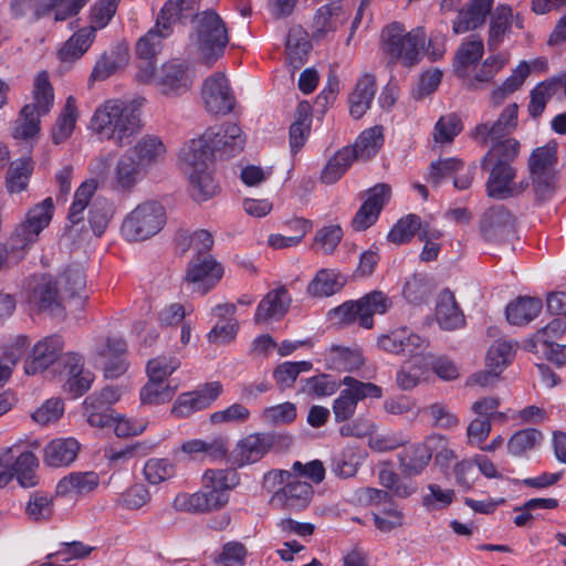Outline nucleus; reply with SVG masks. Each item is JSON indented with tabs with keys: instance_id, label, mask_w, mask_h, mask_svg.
<instances>
[{
	"instance_id": "1",
	"label": "nucleus",
	"mask_w": 566,
	"mask_h": 566,
	"mask_svg": "<svg viewBox=\"0 0 566 566\" xmlns=\"http://www.w3.org/2000/svg\"><path fill=\"white\" fill-rule=\"evenodd\" d=\"M90 129L102 140L127 146L142 130L139 111L130 102L108 99L93 113Z\"/></svg>"
},
{
	"instance_id": "2",
	"label": "nucleus",
	"mask_w": 566,
	"mask_h": 566,
	"mask_svg": "<svg viewBox=\"0 0 566 566\" xmlns=\"http://www.w3.org/2000/svg\"><path fill=\"white\" fill-rule=\"evenodd\" d=\"M213 158L203 135L191 139L179 150L180 169L188 179L192 198L197 201H206L217 192Z\"/></svg>"
},
{
	"instance_id": "3",
	"label": "nucleus",
	"mask_w": 566,
	"mask_h": 566,
	"mask_svg": "<svg viewBox=\"0 0 566 566\" xmlns=\"http://www.w3.org/2000/svg\"><path fill=\"white\" fill-rule=\"evenodd\" d=\"M96 189L97 182L94 179H88L82 182L74 193L66 226V235L72 241H76L83 232H87L84 212L88 206V223L96 235H101L108 224L111 207L107 201L97 198L91 202Z\"/></svg>"
},
{
	"instance_id": "4",
	"label": "nucleus",
	"mask_w": 566,
	"mask_h": 566,
	"mask_svg": "<svg viewBox=\"0 0 566 566\" xmlns=\"http://www.w3.org/2000/svg\"><path fill=\"white\" fill-rule=\"evenodd\" d=\"M427 36L421 28L407 31L399 23L387 25L381 32V50L391 63L411 67L417 65L423 54Z\"/></svg>"
},
{
	"instance_id": "5",
	"label": "nucleus",
	"mask_w": 566,
	"mask_h": 566,
	"mask_svg": "<svg viewBox=\"0 0 566 566\" xmlns=\"http://www.w3.org/2000/svg\"><path fill=\"white\" fill-rule=\"evenodd\" d=\"M191 40L198 59L205 65L211 66L223 55L229 43L227 25L216 11L205 10L196 17Z\"/></svg>"
},
{
	"instance_id": "6",
	"label": "nucleus",
	"mask_w": 566,
	"mask_h": 566,
	"mask_svg": "<svg viewBox=\"0 0 566 566\" xmlns=\"http://www.w3.org/2000/svg\"><path fill=\"white\" fill-rule=\"evenodd\" d=\"M291 474L283 470H273L263 478V488L274 491L270 503L281 510L301 511L305 509L313 495L312 485L296 479L290 480Z\"/></svg>"
},
{
	"instance_id": "7",
	"label": "nucleus",
	"mask_w": 566,
	"mask_h": 566,
	"mask_svg": "<svg viewBox=\"0 0 566 566\" xmlns=\"http://www.w3.org/2000/svg\"><path fill=\"white\" fill-rule=\"evenodd\" d=\"M166 210L155 200L137 205L123 220L120 232L129 242H139L156 235L166 224Z\"/></svg>"
},
{
	"instance_id": "8",
	"label": "nucleus",
	"mask_w": 566,
	"mask_h": 566,
	"mask_svg": "<svg viewBox=\"0 0 566 566\" xmlns=\"http://www.w3.org/2000/svg\"><path fill=\"white\" fill-rule=\"evenodd\" d=\"M138 77L143 82L153 83L166 96H179L188 92L193 82V75L188 63L170 60L158 71L148 67L140 71Z\"/></svg>"
},
{
	"instance_id": "9",
	"label": "nucleus",
	"mask_w": 566,
	"mask_h": 566,
	"mask_svg": "<svg viewBox=\"0 0 566 566\" xmlns=\"http://www.w3.org/2000/svg\"><path fill=\"white\" fill-rule=\"evenodd\" d=\"M342 384L346 386L333 402V412L336 422H344L350 419L357 408L359 400L366 398H380L381 387L373 382H364L350 376L344 377Z\"/></svg>"
},
{
	"instance_id": "10",
	"label": "nucleus",
	"mask_w": 566,
	"mask_h": 566,
	"mask_svg": "<svg viewBox=\"0 0 566 566\" xmlns=\"http://www.w3.org/2000/svg\"><path fill=\"white\" fill-rule=\"evenodd\" d=\"M489 113V109L484 112L483 120L471 132V138L484 146L511 135L518 124V105L516 103L506 105L495 120L488 117Z\"/></svg>"
},
{
	"instance_id": "11",
	"label": "nucleus",
	"mask_w": 566,
	"mask_h": 566,
	"mask_svg": "<svg viewBox=\"0 0 566 566\" xmlns=\"http://www.w3.org/2000/svg\"><path fill=\"white\" fill-rule=\"evenodd\" d=\"M239 475L232 469H208L202 475L203 496L212 511H218L229 502V491L239 484Z\"/></svg>"
},
{
	"instance_id": "12",
	"label": "nucleus",
	"mask_w": 566,
	"mask_h": 566,
	"mask_svg": "<svg viewBox=\"0 0 566 566\" xmlns=\"http://www.w3.org/2000/svg\"><path fill=\"white\" fill-rule=\"evenodd\" d=\"M490 175L485 184L489 197L497 200L518 197L528 187V181L523 179L515 181L516 169L512 165H489Z\"/></svg>"
},
{
	"instance_id": "13",
	"label": "nucleus",
	"mask_w": 566,
	"mask_h": 566,
	"mask_svg": "<svg viewBox=\"0 0 566 566\" xmlns=\"http://www.w3.org/2000/svg\"><path fill=\"white\" fill-rule=\"evenodd\" d=\"M202 135L213 156L220 158L235 156L245 143L242 129L233 123L209 127Z\"/></svg>"
},
{
	"instance_id": "14",
	"label": "nucleus",
	"mask_w": 566,
	"mask_h": 566,
	"mask_svg": "<svg viewBox=\"0 0 566 566\" xmlns=\"http://www.w3.org/2000/svg\"><path fill=\"white\" fill-rule=\"evenodd\" d=\"M201 96L206 109L211 114L226 115L235 104L229 81L222 73H214L205 80Z\"/></svg>"
},
{
	"instance_id": "15",
	"label": "nucleus",
	"mask_w": 566,
	"mask_h": 566,
	"mask_svg": "<svg viewBox=\"0 0 566 566\" xmlns=\"http://www.w3.org/2000/svg\"><path fill=\"white\" fill-rule=\"evenodd\" d=\"M54 205L52 198L48 197L33 206L27 213L25 220L14 231V239L21 248L34 243L39 234L45 229L53 217Z\"/></svg>"
},
{
	"instance_id": "16",
	"label": "nucleus",
	"mask_w": 566,
	"mask_h": 566,
	"mask_svg": "<svg viewBox=\"0 0 566 566\" xmlns=\"http://www.w3.org/2000/svg\"><path fill=\"white\" fill-rule=\"evenodd\" d=\"M223 387L219 381L207 382L193 391H187L178 396L171 415L176 418H187L197 411L209 408L222 394Z\"/></svg>"
},
{
	"instance_id": "17",
	"label": "nucleus",
	"mask_w": 566,
	"mask_h": 566,
	"mask_svg": "<svg viewBox=\"0 0 566 566\" xmlns=\"http://www.w3.org/2000/svg\"><path fill=\"white\" fill-rule=\"evenodd\" d=\"M350 15V6L343 0L319 7L313 18L312 35L323 40L342 27Z\"/></svg>"
},
{
	"instance_id": "18",
	"label": "nucleus",
	"mask_w": 566,
	"mask_h": 566,
	"mask_svg": "<svg viewBox=\"0 0 566 566\" xmlns=\"http://www.w3.org/2000/svg\"><path fill=\"white\" fill-rule=\"evenodd\" d=\"M428 344L426 338L406 328L391 332L378 339V345L381 349L397 355L409 356L415 358V360L421 359L429 354L426 353Z\"/></svg>"
},
{
	"instance_id": "19",
	"label": "nucleus",
	"mask_w": 566,
	"mask_h": 566,
	"mask_svg": "<svg viewBox=\"0 0 566 566\" xmlns=\"http://www.w3.org/2000/svg\"><path fill=\"white\" fill-rule=\"evenodd\" d=\"M517 344L500 339L493 343L486 355V370L473 376L475 384L485 387L491 385L502 370L512 361Z\"/></svg>"
},
{
	"instance_id": "20",
	"label": "nucleus",
	"mask_w": 566,
	"mask_h": 566,
	"mask_svg": "<svg viewBox=\"0 0 566 566\" xmlns=\"http://www.w3.org/2000/svg\"><path fill=\"white\" fill-rule=\"evenodd\" d=\"M513 25L517 29L524 28L522 15L514 14L507 4H497L492 11L489 22L486 45L490 52L496 51L503 44Z\"/></svg>"
},
{
	"instance_id": "21",
	"label": "nucleus",
	"mask_w": 566,
	"mask_h": 566,
	"mask_svg": "<svg viewBox=\"0 0 566 566\" xmlns=\"http://www.w3.org/2000/svg\"><path fill=\"white\" fill-rule=\"evenodd\" d=\"M126 343L120 337H107L105 340L95 344L94 354L98 363L103 365L106 378H117L127 370L125 360Z\"/></svg>"
},
{
	"instance_id": "22",
	"label": "nucleus",
	"mask_w": 566,
	"mask_h": 566,
	"mask_svg": "<svg viewBox=\"0 0 566 566\" xmlns=\"http://www.w3.org/2000/svg\"><path fill=\"white\" fill-rule=\"evenodd\" d=\"M223 275L222 266L209 253L196 255L189 263L186 281L197 285L201 294L211 290Z\"/></svg>"
},
{
	"instance_id": "23",
	"label": "nucleus",
	"mask_w": 566,
	"mask_h": 566,
	"mask_svg": "<svg viewBox=\"0 0 566 566\" xmlns=\"http://www.w3.org/2000/svg\"><path fill=\"white\" fill-rule=\"evenodd\" d=\"M391 189L387 184H378L367 191V197L352 220V227L356 231H364L373 226L389 201Z\"/></svg>"
},
{
	"instance_id": "24",
	"label": "nucleus",
	"mask_w": 566,
	"mask_h": 566,
	"mask_svg": "<svg viewBox=\"0 0 566 566\" xmlns=\"http://www.w3.org/2000/svg\"><path fill=\"white\" fill-rule=\"evenodd\" d=\"M275 438L270 432H256L248 434L239 440L234 450V463L244 467L259 462L274 446Z\"/></svg>"
},
{
	"instance_id": "25",
	"label": "nucleus",
	"mask_w": 566,
	"mask_h": 566,
	"mask_svg": "<svg viewBox=\"0 0 566 566\" xmlns=\"http://www.w3.org/2000/svg\"><path fill=\"white\" fill-rule=\"evenodd\" d=\"M443 443V436H429L423 442L405 448L399 455L401 470L412 476L420 474L429 464L434 444Z\"/></svg>"
},
{
	"instance_id": "26",
	"label": "nucleus",
	"mask_w": 566,
	"mask_h": 566,
	"mask_svg": "<svg viewBox=\"0 0 566 566\" xmlns=\"http://www.w3.org/2000/svg\"><path fill=\"white\" fill-rule=\"evenodd\" d=\"M514 223L513 214L505 207L496 206L484 212L480 231L486 241L499 242L514 233Z\"/></svg>"
},
{
	"instance_id": "27",
	"label": "nucleus",
	"mask_w": 566,
	"mask_h": 566,
	"mask_svg": "<svg viewBox=\"0 0 566 566\" xmlns=\"http://www.w3.org/2000/svg\"><path fill=\"white\" fill-rule=\"evenodd\" d=\"M147 171L132 153L125 151L116 161L112 188L118 192H130L145 178Z\"/></svg>"
},
{
	"instance_id": "28",
	"label": "nucleus",
	"mask_w": 566,
	"mask_h": 566,
	"mask_svg": "<svg viewBox=\"0 0 566 566\" xmlns=\"http://www.w3.org/2000/svg\"><path fill=\"white\" fill-rule=\"evenodd\" d=\"M65 384L64 390L70 392L73 398L85 394L94 380L90 370L84 369V358L75 353H69L63 357Z\"/></svg>"
},
{
	"instance_id": "29",
	"label": "nucleus",
	"mask_w": 566,
	"mask_h": 566,
	"mask_svg": "<svg viewBox=\"0 0 566 566\" xmlns=\"http://www.w3.org/2000/svg\"><path fill=\"white\" fill-rule=\"evenodd\" d=\"M291 295L285 286L271 290L256 306L254 322L256 324L281 319L289 311Z\"/></svg>"
},
{
	"instance_id": "30",
	"label": "nucleus",
	"mask_w": 566,
	"mask_h": 566,
	"mask_svg": "<svg viewBox=\"0 0 566 566\" xmlns=\"http://www.w3.org/2000/svg\"><path fill=\"white\" fill-rule=\"evenodd\" d=\"M62 349L63 342L60 336L54 335L39 340L33 347L30 359L25 361V373L35 375L45 370L57 359Z\"/></svg>"
},
{
	"instance_id": "31",
	"label": "nucleus",
	"mask_w": 566,
	"mask_h": 566,
	"mask_svg": "<svg viewBox=\"0 0 566 566\" xmlns=\"http://www.w3.org/2000/svg\"><path fill=\"white\" fill-rule=\"evenodd\" d=\"M493 3L494 0H470L452 23L454 33H465L483 25L486 17H491Z\"/></svg>"
},
{
	"instance_id": "32",
	"label": "nucleus",
	"mask_w": 566,
	"mask_h": 566,
	"mask_svg": "<svg viewBox=\"0 0 566 566\" xmlns=\"http://www.w3.org/2000/svg\"><path fill=\"white\" fill-rule=\"evenodd\" d=\"M436 319L439 326L444 331H454L463 327L465 324L464 315L453 293L449 290H444L438 295Z\"/></svg>"
},
{
	"instance_id": "33",
	"label": "nucleus",
	"mask_w": 566,
	"mask_h": 566,
	"mask_svg": "<svg viewBox=\"0 0 566 566\" xmlns=\"http://www.w3.org/2000/svg\"><path fill=\"white\" fill-rule=\"evenodd\" d=\"M28 300L38 311L55 312L60 310L56 283L50 276L34 279Z\"/></svg>"
},
{
	"instance_id": "34",
	"label": "nucleus",
	"mask_w": 566,
	"mask_h": 566,
	"mask_svg": "<svg viewBox=\"0 0 566 566\" xmlns=\"http://www.w3.org/2000/svg\"><path fill=\"white\" fill-rule=\"evenodd\" d=\"M126 151L132 153L136 161L148 170L149 167L164 159L166 147L159 137L145 135Z\"/></svg>"
},
{
	"instance_id": "35",
	"label": "nucleus",
	"mask_w": 566,
	"mask_h": 566,
	"mask_svg": "<svg viewBox=\"0 0 566 566\" xmlns=\"http://www.w3.org/2000/svg\"><path fill=\"white\" fill-rule=\"evenodd\" d=\"M78 442L73 438H60L49 442L44 448V463L54 467L71 464L77 457Z\"/></svg>"
},
{
	"instance_id": "36",
	"label": "nucleus",
	"mask_w": 566,
	"mask_h": 566,
	"mask_svg": "<svg viewBox=\"0 0 566 566\" xmlns=\"http://www.w3.org/2000/svg\"><path fill=\"white\" fill-rule=\"evenodd\" d=\"M542 308L543 303L539 298L521 296L507 304L506 319L512 325H527L539 315Z\"/></svg>"
},
{
	"instance_id": "37",
	"label": "nucleus",
	"mask_w": 566,
	"mask_h": 566,
	"mask_svg": "<svg viewBox=\"0 0 566 566\" xmlns=\"http://www.w3.org/2000/svg\"><path fill=\"white\" fill-rule=\"evenodd\" d=\"M172 33V28L161 23L158 19L155 25L148 30L136 43V54L139 59L151 60L163 49L164 39Z\"/></svg>"
},
{
	"instance_id": "38",
	"label": "nucleus",
	"mask_w": 566,
	"mask_h": 566,
	"mask_svg": "<svg viewBox=\"0 0 566 566\" xmlns=\"http://www.w3.org/2000/svg\"><path fill=\"white\" fill-rule=\"evenodd\" d=\"M375 93V77L370 74H365L357 82L354 92L349 96V112L354 118H360L370 108Z\"/></svg>"
},
{
	"instance_id": "39",
	"label": "nucleus",
	"mask_w": 566,
	"mask_h": 566,
	"mask_svg": "<svg viewBox=\"0 0 566 566\" xmlns=\"http://www.w3.org/2000/svg\"><path fill=\"white\" fill-rule=\"evenodd\" d=\"M345 285V279L333 269H322L307 285V293L313 297H328L338 293Z\"/></svg>"
},
{
	"instance_id": "40",
	"label": "nucleus",
	"mask_w": 566,
	"mask_h": 566,
	"mask_svg": "<svg viewBox=\"0 0 566 566\" xmlns=\"http://www.w3.org/2000/svg\"><path fill=\"white\" fill-rule=\"evenodd\" d=\"M10 459L13 462L12 471L22 488H31L36 484L35 469L38 468V458L31 451L18 453L13 449H8Z\"/></svg>"
},
{
	"instance_id": "41",
	"label": "nucleus",
	"mask_w": 566,
	"mask_h": 566,
	"mask_svg": "<svg viewBox=\"0 0 566 566\" xmlns=\"http://www.w3.org/2000/svg\"><path fill=\"white\" fill-rule=\"evenodd\" d=\"M324 360L328 369L337 371H354L364 364L359 350L337 345L331 346L325 353Z\"/></svg>"
},
{
	"instance_id": "42",
	"label": "nucleus",
	"mask_w": 566,
	"mask_h": 566,
	"mask_svg": "<svg viewBox=\"0 0 566 566\" xmlns=\"http://www.w3.org/2000/svg\"><path fill=\"white\" fill-rule=\"evenodd\" d=\"M360 313V327L371 328L374 315L385 314L392 305L390 297L380 291H373L357 300Z\"/></svg>"
},
{
	"instance_id": "43",
	"label": "nucleus",
	"mask_w": 566,
	"mask_h": 566,
	"mask_svg": "<svg viewBox=\"0 0 566 566\" xmlns=\"http://www.w3.org/2000/svg\"><path fill=\"white\" fill-rule=\"evenodd\" d=\"M311 50L307 33L302 27H293L286 36V59L293 70H298L306 61Z\"/></svg>"
},
{
	"instance_id": "44",
	"label": "nucleus",
	"mask_w": 566,
	"mask_h": 566,
	"mask_svg": "<svg viewBox=\"0 0 566 566\" xmlns=\"http://www.w3.org/2000/svg\"><path fill=\"white\" fill-rule=\"evenodd\" d=\"M96 35L93 29L82 28L72 34L57 52L62 62H74L81 59L91 48Z\"/></svg>"
},
{
	"instance_id": "45",
	"label": "nucleus",
	"mask_w": 566,
	"mask_h": 566,
	"mask_svg": "<svg viewBox=\"0 0 566 566\" xmlns=\"http://www.w3.org/2000/svg\"><path fill=\"white\" fill-rule=\"evenodd\" d=\"M181 451L192 458L202 455L211 460H219L226 457L228 443L223 438H213L210 440L192 439L181 444Z\"/></svg>"
},
{
	"instance_id": "46",
	"label": "nucleus",
	"mask_w": 566,
	"mask_h": 566,
	"mask_svg": "<svg viewBox=\"0 0 566 566\" xmlns=\"http://www.w3.org/2000/svg\"><path fill=\"white\" fill-rule=\"evenodd\" d=\"M492 143V147L481 160V166L483 168H488L489 165H512V161L518 156L520 153L521 145L518 140L509 137Z\"/></svg>"
},
{
	"instance_id": "47",
	"label": "nucleus",
	"mask_w": 566,
	"mask_h": 566,
	"mask_svg": "<svg viewBox=\"0 0 566 566\" xmlns=\"http://www.w3.org/2000/svg\"><path fill=\"white\" fill-rule=\"evenodd\" d=\"M98 484V476L94 472H73L56 485L59 495L84 494L93 491Z\"/></svg>"
},
{
	"instance_id": "48",
	"label": "nucleus",
	"mask_w": 566,
	"mask_h": 566,
	"mask_svg": "<svg viewBox=\"0 0 566 566\" xmlns=\"http://www.w3.org/2000/svg\"><path fill=\"white\" fill-rule=\"evenodd\" d=\"M77 118L78 111L76 99L70 95L66 98L65 105L52 128V139L54 144H61L72 135Z\"/></svg>"
},
{
	"instance_id": "49",
	"label": "nucleus",
	"mask_w": 566,
	"mask_h": 566,
	"mask_svg": "<svg viewBox=\"0 0 566 566\" xmlns=\"http://www.w3.org/2000/svg\"><path fill=\"white\" fill-rule=\"evenodd\" d=\"M530 64L525 61L521 62L512 72V74L491 93V105L500 106L511 94L516 92L524 83L530 74Z\"/></svg>"
},
{
	"instance_id": "50",
	"label": "nucleus",
	"mask_w": 566,
	"mask_h": 566,
	"mask_svg": "<svg viewBox=\"0 0 566 566\" xmlns=\"http://www.w3.org/2000/svg\"><path fill=\"white\" fill-rule=\"evenodd\" d=\"M384 144V129L381 126H374L364 130L356 139L349 150H353L356 159H369L375 156Z\"/></svg>"
},
{
	"instance_id": "51",
	"label": "nucleus",
	"mask_w": 566,
	"mask_h": 566,
	"mask_svg": "<svg viewBox=\"0 0 566 566\" xmlns=\"http://www.w3.org/2000/svg\"><path fill=\"white\" fill-rule=\"evenodd\" d=\"M311 127V113L308 103H300L296 109L295 120L290 127V147L293 154L297 153L305 144Z\"/></svg>"
},
{
	"instance_id": "52",
	"label": "nucleus",
	"mask_w": 566,
	"mask_h": 566,
	"mask_svg": "<svg viewBox=\"0 0 566 566\" xmlns=\"http://www.w3.org/2000/svg\"><path fill=\"white\" fill-rule=\"evenodd\" d=\"M355 154L346 146L338 150L325 165L321 174V180L324 184H335L347 171L353 161Z\"/></svg>"
},
{
	"instance_id": "53",
	"label": "nucleus",
	"mask_w": 566,
	"mask_h": 566,
	"mask_svg": "<svg viewBox=\"0 0 566 566\" xmlns=\"http://www.w3.org/2000/svg\"><path fill=\"white\" fill-rule=\"evenodd\" d=\"M200 0H168L160 10L157 19L168 27L177 21L188 19L197 8Z\"/></svg>"
},
{
	"instance_id": "54",
	"label": "nucleus",
	"mask_w": 566,
	"mask_h": 566,
	"mask_svg": "<svg viewBox=\"0 0 566 566\" xmlns=\"http://www.w3.org/2000/svg\"><path fill=\"white\" fill-rule=\"evenodd\" d=\"M33 170L31 158L23 157L11 163L7 172L6 184L9 192H21L27 189Z\"/></svg>"
},
{
	"instance_id": "55",
	"label": "nucleus",
	"mask_w": 566,
	"mask_h": 566,
	"mask_svg": "<svg viewBox=\"0 0 566 566\" xmlns=\"http://www.w3.org/2000/svg\"><path fill=\"white\" fill-rule=\"evenodd\" d=\"M556 151V144L536 148L528 159L530 175L556 174L554 169L557 161Z\"/></svg>"
},
{
	"instance_id": "56",
	"label": "nucleus",
	"mask_w": 566,
	"mask_h": 566,
	"mask_svg": "<svg viewBox=\"0 0 566 566\" xmlns=\"http://www.w3.org/2000/svg\"><path fill=\"white\" fill-rule=\"evenodd\" d=\"M33 99V103L27 106H33L34 111L41 115L48 114L53 106L54 93L45 72H41L35 76Z\"/></svg>"
},
{
	"instance_id": "57",
	"label": "nucleus",
	"mask_w": 566,
	"mask_h": 566,
	"mask_svg": "<svg viewBox=\"0 0 566 566\" xmlns=\"http://www.w3.org/2000/svg\"><path fill=\"white\" fill-rule=\"evenodd\" d=\"M84 416L87 422L97 428H106L113 426L115 415L108 408H104L99 403V399L95 395L88 396L83 403Z\"/></svg>"
},
{
	"instance_id": "58",
	"label": "nucleus",
	"mask_w": 566,
	"mask_h": 566,
	"mask_svg": "<svg viewBox=\"0 0 566 566\" xmlns=\"http://www.w3.org/2000/svg\"><path fill=\"white\" fill-rule=\"evenodd\" d=\"M559 84L558 76L543 81L538 83L532 91H531V101L528 104V112L530 115L534 118L542 115L544 112L547 102L553 96L555 92L556 85Z\"/></svg>"
},
{
	"instance_id": "59",
	"label": "nucleus",
	"mask_w": 566,
	"mask_h": 566,
	"mask_svg": "<svg viewBox=\"0 0 566 566\" xmlns=\"http://www.w3.org/2000/svg\"><path fill=\"white\" fill-rule=\"evenodd\" d=\"M543 440V433L534 428L523 429L515 432L507 442V450L512 455H522L534 449Z\"/></svg>"
},
{
	"instance_id": "60",
	"label": "nucleus",
	"mask_w": 566,
	"mask_h": 566,
	"mask_svg": "<svg viewBox=\"0 0 566 566\" xmlns=\"http://www.w3.org/2000/svg\"><path fill=\"white\" fill-rule=\"evenodd\" d=\"M90 0H48L43 10L35 11V19L44 15L48 11H54V21H65L76 15Z\"/></svg>"
},
{
	"instance_id": "61",
	"label": "nucleus",
	"mask_w": 566,
	"mask_h": 566,
	"mask_svg": "<svg viewBox=\"0 0 566 566\" xmlns=\"http://www.w3.org/2000/svg\"><path fill=\"white\" fill-rule=\"evenodd\" d=\"M42 115L34 111L33 106H24L20 117L15 122L13 136L17 139H29L40 132V117Z\"/></svg>"
},
{
	"instance_id": "62",
	"label": "nucleus",
	"mask_w": 566,
	"mask_h": 566,
	"mask_svg": "<svg viewBox=\"0 0 566 566\" xmlns=\"http://www.w3.org/2000/svg\"><path fill=\"white\" fill-rule=\"evenodd\" d=\"M421 228V220L417 214H408L398 220V222L389 231L387 239L395 244H403L409 242Z\"/></svg>"
},
{
	"instance_id": "63",
	"label": "nucleus",
	"mask_w": 566,
	"mask_h": 566,
	"mask_svg": "<svg viewBox=\"0 0 566 566\" xmlns=\"http://www.w3.org/2000/svg\"><path fill=\"white\" fill-rule=\"evenodd\" d=\"M57 284L62 287L63 293L70 297L82 295L86 287L84 269L80 265L67 268L61 275Z\"/></svg>"
},
{
	"instance_id": "64",
	"label": "nucleus",
	"mask_w": 566,
	"mask_h": 566,
	"mask_svg": "<svg viewBox=\"0 0 566 566\" xmlns=\"http://www.w3.org/2000/svg\"><path fill=\"white\" fill-rule=\"evenodd\" d=\"M463 125L460 117L455 114H449L440 117L433 128V140L439 144L451 143L460 134Z\"/></svg>"
}]
</instances>
